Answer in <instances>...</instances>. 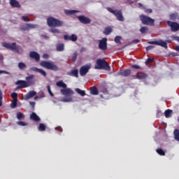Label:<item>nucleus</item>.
Instances as JSON below:
<instances>
[{
	"label": "nucleus",
	"mask_w": 179,
	"mask_h": 179,
	"mask_svg": "<svg viewBox=\"0 0 179 179\" xmlns=\"http://www.w3.org/2000/svg\"><path fill=\"white\" fill-rule=\"evenodd\" d=\"M2 106V91L0 90V106Z\"/></svg>",
	"instance_id": "54"
},
{
	"label": "nucleus",
	"mask_w": 179,
	"mask_h": 179,
	"mask_svg": "<svg viewBox=\"0 0 179 179\" xmlns=\"http://www.w3.org/2000/svg\"><path fill=\"white\" fill-rule=\"evenodd\" d=\"M0 61H3V55H0Z\"/></svg>",
	"instance_id": "60"
},
{
	"label": "nucleus",
	"mask_w": 179,
	"mask_h": 179,
	"mask_svg": "<svg viewBox=\"0 0 179 179\" xmlns=\"http://www.w3.org/2000/svg\"><path fill=\"white\" fill-rule=\"evenodd\" d=\"M133 79H146L148 74L145 73H137L135 76H131Z\"/></svg>",
	"instance_id": "17"
},
{
	"label": "nucleus",
	"mask_w": 179,
	"mask_h": 179,
	"mask_svg": "<svg viewBox=\"0 0 179 179\" xmlns=\"http://www.w3.org/2000/svg\"><path fill=\"white\" fill-rule=\"evenodd\" d=\"M17 125H20V127H27V123L22 121L17 122Z\"/></svg>",
	"instance_id": "42"
},
{
	"label": "nucleus",
	"mask_w": 179,
	"mask_h": 179,
	"mask_svg": "<svg viewBox=\"0 0 179 179\" xmlns=\"http://www.w3.org/2000/svg\"><path fill=\"white\" fill-rule=\"evenodd\" d=\"M177 16H178V13H172L170 15V20H176L177 19Z\"/></svg>",
	"instance_id": "34"
},
{
	"label": "nucleus",
	"mask_w": 179,
	"mask_h": 179,
	"mask_svg": "<svg viewBox=\"0 0 179 179\" xmlns=\"http://www.w3.org/2000/svg\"><path fill=\"white\" fill-rule=\"evenodd\" d=\"M22 20L24 22H31L30 19L26 16H22L21 17Z\"/></svg>",
	"instance_id": "47"
},
{
	"label": "nucleus",
	"mask_w": 179,
	"mask_h": 179,
	"mask_svg": "<svg viewBox=\"0 0 179 179\" xmlns=\"http://www.w3.org/2000/svg\"><path fill=\"white\" fill-rule=\"evenodd\" d=\"M176 50L177 51H179V45H178V46L176 47Z\"/></svg>",
	"instance_id": "61"
},
{
	"label": "nucleus",
	"mask_w": 179,
	"mask_h": 179,
	"mask_svg": "<svg viewBox=\"0 0 179 179\" xmlns=\"http://www.w3.org/2000/svg\"><path fill=\"white\" fill-rule=\"evenodd\" d=\"M50 31L51 33L57 34H59V33H61V31H59L58 29H55V28H51L50 29Z\"/></svg>",
	"instance_id": "39"
},
{
	"label": "nucleus",
	"mask_w": 179,
	"mask_h": 179,
	"mask_svg": "<svg viewBox=\"0 0 179 179\" xmlns=\"http://www.w3.org/2000/svg\"><path fill=\"white\" fill-rule=\"evenodd\" d=\"M106 9L108 12L114 15L119 22H124L125 20L121 10H113L110 7H107Z\"/></svg>",
	"instance_id": "3"
},
{
	"label": "nucleus",
	"mask_w": 179,
	"mask_h": 179,
	"mask_svg": "<svg viewBox=\"0 0 179 179\" xmlns=\"http://www.w3.org/2000/svg\"><path fill=\"white\" fill-rule=\"evenodd\" d=\"M30 119L33 120V121H36V122H38L41 120L40 117H38V115H37V114H36V113H32V114H31Z\"/></svg>",
	"instance_id": "24"
},
{
	"label": "nucleus",
	"mask_w": 179,
	"mask_h": 179,
	"mask_svg": "<svg viewBox=\"0 0 179 179\" xmlns=\"http://www.w3.org/2000/svg\"><path fill=\"white\" fill-rule=\"evenodd\" d=\"M153 48H155V46L152 45H149L146 48V50L147 51H150V50H153Z\"/></svg>",
	"instance_id": "52"
},
{
	"label": "nucleus",
	"mask_w": 179,
	"mask_h": 179,
	"mask_svg": "<svg viewBox=\"0 0 179 179\" xmlns=\"http://www.w3.org/2000/svg\"><path fill=\"white\" fill-rule=\"evenodd\" d=\"M68 76H73L74 78H79V70L78 69H72L66 73Z\"/></svg>",
	"instance_id": "15"
},
{
	"label": "nucleus",
	"mask_w": 179,
	"mask_h": 179,
	"mask_svg": "<svg viewBox=\"0 0 179 179\" xmlns=\"http://www.w3.org/2000/svg\"><path fill=\"white\" fill-rule=\"evenodd\" d=\"M140 40H138V39H134V40H133L132 41V43H134V44H138V43H140Z\"/></svg>",
	"instance_id": "55"
},
{
	"label": "nucleus",
	"mask_w": 179,
	"mask_h": 179,
	"mask_svg": "<svg viewBox=\"0 0 179 179\" xmlns=\"http://www.w3.org/2000/svg\"><path fill=\"white\" fill-rule=\"evenodd\" d=\"M9 3L11 8H22V5H20V3L17 0H9Z\"/></svg>",
	"instance_id": "18"
},
{
	"label": "nucleus",
	"mask_w": 179,
	"mask_h": 179,
	"mask_svg": "<svg viewBox=\"0 0 179 179\" xmlns=\"http://www.w3.org/2000/svg\"><path fill=\"white\" fill-rule=\"evenodd\" d=\"M99 48L101 51H107V38H103L99 41Z\"/></svg>",
	"instance_id": "12"
},
{
	"label": "nucleus",
	"mask_w": 179,
	"mask_h": 179,
	"mask_svg": "<svg viewBox=\"0 0 179 179\" xmlns=\"http://www.w3.org/2000/svg\"><path fill=\"white\" fill-rule=\"evenodd\" d=\"M78 41V36L75 34H72L70 38V41Z\"/></svg>",
	"instance_id": "41"
},
{
	"label": "nucleus",
	"mask_w": 179,
	"mask_h": 179,
	"mask_svg": "<svg viewBox=\"0 0 179 179\" xmlns=\"http://www.w3.org/2000/svg\"><path fill=\"white\" fill-rule=\"evenodd\" d=\"M126 2L129 3V5H132V3H134V1H132V0H126Z\"/></svg>",
	"instance_id": "58"
},
{
	"label": "nucleus",
	"mask_w": 179,
	"mask_h": 179,
	"mask_svg": "<svg viewBox=\"0 0 179 179\" xmlns=\"http://www.w3.org/2000/svg\"><path fill=\"white\" fill-rule=\"evenodd\" d=\"M44 94H42L41 96H36L34 97V100H37L38 99H41V97H44Z\"/></svg>",
	"instance_id": "57"
},
{
	"label": "nucleus",
	"mask_w": 179,
	"mask_h": 179,
	"mask_svg": "<svg viewBox=\"0 0 179 179\" xmlns=\"http://www.w3.org/2000/svg\"><path fill=\"white\" fill-rule=\"evenodd\" d=\"M94 69H104L105 71H111V67L108 63L103 59H98L94 65Z\"/></svg>",
	"instance_id": "1"
},
{
	"label": "nucleus",
	"mask_w": 179,
	"mask_h": 179,
	"mask_svg": "<svg viewBox=\"0 0 179 179\" xmlns=\"http://www.w3.org/2000/svg\"><path fill=\"white\" fill-rule=\"evenodd\" d=\"M64 101H68V99H64Z\"/></svg>",
	"instance_id": "62"
},
{
	"label": "nucleus",
	"mask_w": 179,
	"mask_h": 179,
	"mask_svg": "<svg viewBox=\"0 0 179 179\" xmlns=\"http://www.w3.org/2000/svg\"><path fill=\"white\" fill-rule=\"evenodd\" d=\"M78 58V52H75L73 54V56H72V61L73 62H75V61H76V59Z\"/></svg>",
	"instance_id": "43"
},
{
	"label": "nucleus",
	"mask_w": 179,
	"mask_h": 179,
	"mask_svg": "<svg viewBox=\"0 0 179 179\" xmlns=\"http://www.w3.org/2000/svg\"><path fill=\"white\" fill-rule=\"evenodd\" d=\"M90 93L93 94V96H97V94H99V90H97V87L95 86L91 87Z\"/></svg>",
	"instance_id": "23"
},
{
	"label": "nucleus",
	"mask_w": 179,
	"mask_h": 179,
	"mask_svg": "<svg viewBox=\"0 0 179 179\" xmlns=\"http://www.w3.org/2000/svg\"><path fill=\"white\" fill-rule=\"evenodd\" d=\"M11 97H12V99H13V100H17V93L13 92L11 94Z\"/></svg>",
	"instance_id": "46"
},
{
	"label": "nucleus",
	"mask_w": 179,
	"mask_h": 179,
	"mask_svg": "<svg viewBox=\"0 0 179 179\" xmlns=\"http://www.w3.org/2000/svg\"><path fill=\"white\" fill-rule=\"evenodd\" d=\"M29 57L32 59H35L36 62H40V54L36 51H31L29 52Z\"/></svg>",
	"instance_id": "14"
},
{
	"label": "nucleus",
	"mask_w": 179,
	"mask_h": 179,
	"mask_svg": "<svg viewBox=\"0 0 179 179\" xmlns=\"http://www.w3.org/2000/svg\"><path fill=\"white\" fill-rule=\"evenodd\" d=\"M75 91L76 92V93L82 96V97H84V96H86V92H85V90H82L79 88H76Z\"/></svg>",
	"instance_id": "27"
},
{
	"label": "nucleus",
	"mask_w": 179,
	"mask_h": 179,
	"mask_svg": "<svg viewBox=\"0 0 179 179\" xmlns=\"http://www.w3.org/2000/svg\"><path fill=\"white\" fill-rule=\"evenodd\" d=\"M30 106H31L32 108H34L35 106H36V102L34 101H31L29 102Z\"/></svg>",
	"instance_id": "56"
},
{
	"label": "nucleus",
	"mask_w": 179,
	"mask_h": 179,
	"mask_svg": "<svg viewBox=\"0 0 179 179\" xmlns=\"http://www.w3.org/2000/svg\"><path fill=\"white\" fill-rule=\"evenodd\" d=\"M156 152L160 156H166V152H164V150H163V149H162V148H157L156 150Z\"/></svg>",
	"instance_id": "33"
},
{
	"label": "nucleus",
	"mask_w": 179,
	"mask_h": 179,
	"mask_svg": "<svg viewBox=\"0 0 179 179\" xmlns=\"http://www.w3.org/2000/svg\"><path fill=\"white\" fill-rule=\"evenodd\" d=\"M78 19L80 23H83V24H90L92 22V20H90L89 17H85V15H80L78 17Z\"/></svg>",
	"instance_id": "13"
},
{
	"label": "nucleus",
	"mask_w": 179,
	"mask_h": 179,
	"mask_svg": "<svg viewBox=\"0 0 179 179\" xmlns=\"http://www.w3.org/2000/svg\"><path fill=\"white\" fill-rule=\"evenodd\" d=\"M33 71H35V72H38L39 73H41V75H43V76H47V72L41 69L35 67L33 69Z\"/></svg>",
	"instance_id": "21"
},
{
	"label": "nucleus",
	"mask_w": 179,
	"mask_h": 179,
	"mask_svg": "<svg viewBox=\"0 0 179 179\" xmlns=\"http://www.w3.org/2000/svg\"><path fill=\"white\" fill-rule=\"evenodd\" d=\"M1 45L7 50H11V51H16L17 52H19V49L16 46V43H13L12 44H10L3 42L1 43Z\"/></svg>",
	"instance_id": "7"
},
{
	"label": "nucleus",
	"mask_w": 179,
	"mask_h": 179,
	"mask_svg": "<svg viewBox=\"0 0 179 179\" xmlns=\"http://www.w3.org/2000/svg\"><path fill=\"white\" fill-rule=\"evenodd\" d=\"M131 68H133L134 69H141V66H138L137 64L131 65Z\"/></svg>",
	"instance_id": "50"
},
{
	"label": "nucleus",
	"mask_w": 179,
	"mask_h": 179,
	"mask_svg": "<svg viewBox=\"0 0 179 179\" xmlns=\"http://www.w3.org/2000/svg\"><path fill=\"white\" fill-rule=\"evenodd\" d=\"M18 68L20 69V71H24V69L27 68V66L23 62H20L18 63Z\"/></svg>",
	"instance_id": "29"
},
{
	"label": "nucleus",
	"mask_w": 179,
	"mask_h": 179,
	"mask_svg": "<svg viewBox=\"0 0 179 179\" xmlns=\"http://www.w3.org/2000/svg\"><path fill=\"white\" fill-rule=\"evenodd\" d=\"M41 66L46 68V69H50V71H58V66L54 64L52 62L42 61L41 62Z\"/></svg>",
	"instance_id": "5"
},
{
	"label": "nucleus",
	"mask_w": 179,
	"mask_h": 179,
	"mask_svg": "<svg viewBox=\"0 0 179 179\" xmlns=\"http://www.w3.org/2000/svg\"><path fill=\"white\" fill-rule=\"evenodd\" d=\"M78 12L79 11L76 10H64L65 15H75V13H78Z\"/></svg>",
	"instance_id": "26"
},
{
	"label": "nucleus",
	"mask_w": 179,
	"mask_h": 179,
	"mask_svg": "<svg viewBox=\"0 0 179 179\" xmlns=\"http://www.w3.org/2000/svg\"><path fill=\"white\" fill-rule=\"evenodd\" d=\"M17 120H24V115L22 113H17Z\"/></svg>",
	"instance_id": "36"
},
{
	"label": "nucleus",
	"mask_w": 179,
	"mask_h": 179,
	"mask_svg": "<svg viewBox=\"0 0 179 179\" xmlns=\"http://www.w3.org/2000/svg\"><path fill=\"white\" fill-rule=\"evenodd\" d=\"M16 85H20L18 86V89H23L24 87H29V86H31V85H34V82H26L25 80H17Z\"/></svg>",
	"instance_id": "8"
},
{
	"label": "nucleus",
	"mask_w": 179,
	"mask_h": 179,
	"mask_svg": "<svg viewBox=\"0 0 179 179\" xmlns=\"http://www.w3.org/2000/svg\"><path fill=\"white\" fill-rule=\"evenodd\" d=\"M149 30V28H148L147 27H142L140 29V31L141 33H142V34L146 33V31H148Z\"/></svg>",
	"instance_id": "38"
},
{
	"label": "nucleus",
	"mask_w": 179,
	"mask_h": 179,
	"mask_svg": "<svg viewBox=\"0 0 179 179\" xmlns=\"http://www.w3.org/2000/svg\"><path fill=\"white\" fill-rule=\"evenodd\" d=\"M56 86H57V87H62L63 89H66V84H65V83H64V81L62 80H59L56 83Z\"/></svg>",
	"instance_id": "25"
},
{
	"label": "nucleus",
	"mask_w": 179,
	"mask_h": 179,
	"mask_svg": "<svg viewBox=\"0 0 179 179\" xmlns=\"http://www.w3.org/2000/svg\"><path fill=\"white\" fill-rule=\"evenodd\" d=\"M140 20L143 24L148 26H155V20L150 17L146 16L145 15H141L139 16Z\"/></svg>",
	"instance_id": "4"
},
{
	"label": "nucleus",
	"mask_w": 179,
	"mask_h": 179,
	"mask_svg": "<svg viewBox=\"0 0 179 179\" xmlns=\"http://www.w3.org/2000/svg\"><path fill=\"white\" fill-rule=\"evenodd\" d=\"M62 94H64V96H71L73 92L71 91L69 88H64L60 90Z\"/></svg>",
	"instance_id": "20"
},
{
	"label": "nucleus",
	"mask_w": 179,
	"mask_h": 179,
	"mask_svg": "<svg viewBox=\"0 0 179 179\" xmlns=\"http://www.w3.org/2000/svg\"><path fill=\"white\" fill-rule=\"evenodd\" d=\"M153 61H155V59L148 58L147 60L145 61V65H149V64H150V62H153Z\"/></svg>",
	"instance_id": "44"
},
{
	"label": "nucleus",
	"mask_w": 179,
	"mask_h": 179,
	"mask_svg": "<svg viewBox=\"0 0 179 179\" xmlns=\"http://www.w3.org/2000/svg\"><path fill=\"white\" fill-rule=\"evenodd\" d=\"M110 33H113V29L110 27H106L103 31V34L108 36Z\"/></svg>",
	"instance_id": "28"
},
{
	"label": "nucleus",
	"mask_w": 179,
	"mask_h": 179,
	"mask_svg": "<svg viewBox=\"0 0 179 179\" xmlns=\"http://www.w3.org/2000/svg\"><path fill=\"white\" fill-rule=\"evenodd\" d=\"M47 24L49 27H62L64 25L62 21L52 17H49L47 19Z\"/></svg>",
	"instance_id": "2"
},
{
	"label": "nucleus",
	"mask_w": 179,
	"mask_h": 179,
	"mask_svg": "<svg viewBox=\"0 0 179 179\" xmlns=\"http://www.w3.org/2000/svg\"><path fill=\"white\" fill-rule=\"evenodd\" d=\"M92 68V64H85L80 67V76H85L89 72V70Z\"/></svg>",
	"instance_id": "9"
},
{
	"label": "nucleus",
	"mask_w": 179,
	"mask_h": 179,
	"mask_svg": "<svg viewBox=\"0 0 179 179\" xmlns=\"http://www.w3.org/2000/svg\"><path fill=\"white\" fill-rule=\"evenodd\" d=\"M0 3H1V1H0Z\"/></svg>",
	"instance_id": "63"
},
{
	"label": "nucleus",
	"mask_w": 179,
	"mask_h": 179,
	"mask_svg": "<svg viewBox=\"0 0 179 179\" xmlns=\"http://www.w3.org/2000/svg\"><path fill=\"white\" fill-rule=\"evenodd\" d=\"M117 76H124L127 78V76H129L131 75V70L130 69H125L124 71H120L117 73Z\"/></svg>",
	"instance_id": "16"
},
{
	"label": "nucleus",
	"mask_w": 179,
	"mask_h": 179,
	"mask_svg": "<svg viewBox=\"0 0 179 179\" xmlns=\"http://www.w3.org/2000/svg\"><path fill=\"white\" fill-rule=\"evenodd\" d=\"M121 38H122V37L120 36H115V43H116V44H121Z\"/></svg>",
	"instance_id": "37"
},
{
	"label": "nucleus",
	"mask_w": 179,
	"mask_h": 179,
	"mask_svg": "<svg viewBox=\"0 0 179 179\" xmlns=\"http://www.w3.org/2000/svg\"><path fill=\"white\" fill-rule=\"evenodd\" d=\"M173 134L176 141H178V142H179V130L176 129L173 131Z\"/></svg>",
	"instance_id": "32"
},
{
	"label": "nucleus",
	"mask_w": 179,
	"mask_h": 179,
	"mask_svg": "<svg viewBox=\"0 0 179 179\" xmlns=\"http://www.w3.org/2000/svg\"><path fill=\"white\" fill-rule=\"evenodd\" d=\"M138 8H143V5L142 3H138Z\"/></svg>",
	"instance_id": "59"
},
{
	"label": "nucleus",
	"mask_w": 179,
	"mask_h": 179,
	"mask_svg": "<svg viewBox=\"0 0 179 179\" xmlns=\"http://www.w3.org/2000/svg\"><path fill=\"white\" fill-rule=\"evenodd\" d=\"M47 87H48V91L49 94L52 97H54V93H52V92L51 91V87H50V85H48Z\"/></svg>",
	"instance_id": "45"
},
{
	"label": "nucleus",
	"mask_w": 179,
	"mask_h": 179,
	"mask_svg": "<svg viewBox=\"0 0 179 179\" xmlns=\"http://www.w3.org/2000/svg\"><path fill=\"white\" fill-rule=\"evenodd\" d=\"M17 106V100L13 99L11 104H10V108H16Z\"/></svg>",
	"instance_id": "35"
},
{
	"label": "nucleus",
	"mask_w": 179,
	"mask_h": 179,
	"mask_svg": "<svg viewBox=\"0 0 179 179\" xmlns=\"http://www.w3.org/2000/svg\"><path fill=\"white\" fill-rule=\"evenodd\" d=\"M43 58H44V59H48V58H50V55H48V54H43Z\"/></svg>",
	"instance_id": "53"
},
{
	"label": "nucleus",
	"mask_w": 179,
	"mask_h": 179,
	"mask_svg": "<svg viewBox=\"0 0 179 179\" xmlns=\"http://www.w3.org/2000/svg\"><path fill=\"white\" fill-rule=\"evenodd\" d=\"M64 40H66V41H71V36L66 34L64 36Z\"/></svg>",
	"instance_id": "48"
},
{
	"label": "nucleus",
	"mask_w": 179,
	"mask_h": 179,
	"mask_svg": "<svg viewBox=\"0 0 179 179\" xmlns=\"http://www.w3.org/2000/svg\"><path fill=\"white\" fill-rule=\"evenodd\" d=\"M32 79H34V75H30L29 76L26 77V80L27 81V83H29V82H33L30 81L32 80Z\"/></svg>",
	"instance_id": "40"
},
{
	"label": "nucleus",
	"mask_w": 179,
	"mask_h": 179,
	"mask_svg": "<svg viewBox=\"0 0 179 179\" xmlns=\"http://www.w3.org/2000/svg\"><path fill=\"white\" fill-rule=\"evenodd\" d=\"M145 13H152V12H153V10H152V8H147L145 10Z\"/></svg>",
	"instance_id": "51"
},
{
	"label": "nucleus",
	"mask_w": 179,
	"mask_h": 179,
	"mask_svg": "<svg viewBox=\"0 0 179 179\" xmlns=\"http://www.w3.org/2000/svg\"><path fill=\"white\" fill-rule=\"evenodd\" d=\"M168 26L171 27V31L176 32L179 30V24L176 22L167 21L166 22Z\"/></svg>",
	"instance_id": "10"
},
{
	"label": "nucleus",
	"mask_w": 179,
	"mask_h": 179,
	"mask_svg": "<svg viewBox=\"0 0 179 179\" xmlns=\"http://www.w3.org/2000/svg\"><path fill=\"white\" fill-rule=\"evenodd\" d=\"M167 43H171V41L166 40V41L159 39L158 41H148V44H155V45H159L160 47H163V48H165L167 50L169 48L167 46Z\"/></svg>",
	"instance_id": "6"
},
{
	"label": "nucleus",
	"mask_w": 179,
	"mask_h": 179,
	"mask_svg": "<svg viewBox=\"0 0 179 179\" xmlns=\"http://www.w3.org/2000/svg\"><path fill=\"white\" fill-rule=\"evenodd\" d=\"M171 114H173V110H171L170 109H167L164 112V115H165L166 118H170V117H171Z\"/></svg>",
	"instance_id": "30"
},
{
	"label": "nucleus",
	"mask_w": 179,
	"mask_h": 179,
	"mask_svg": "<svg viewBox=\"0 0 179 179\" xmlns=\"http://www.w3.org/2000/svg\"><path fill=\"white\" fill-rule=\"evenodd\" d=\"M37 27V24L26 23L20 26V29L22 31H29L30 29H36Z\"/></svg>",
	"instance_id": "11"
},
{
	"label": "nucleus",
	"mask_w": 179,
	"mask_h": 179,
	"mask_svg": "<svg viewBox=\"0 0 179 179\" xmlns=\"http://www.w3.org/2000/svg\"><path fill=\"white\" fill-rule=\"evenodd\" d=\"M37 94L36 91H29L26 95L24 96V100H29L31 99V97H34Z\"/></svg>",
	"instance_id": "19"
},
{
	"label": "nucleus",
	"mask_w": 179,
	"mask_h": 179,
	"mask_svg": "<svg viewBox=\"0 0 179 179\" xmlns=\"http://www.w3.org/2000/svg\"><path fill=\"white\" fill-rule=\"evenodd\" d=\"M56 50L59 52L64 51V50H65V45L64 43H58L56 45Z\"/></svg>",
	"instance_id": "22"
},
{
	"label": "nucleus",
	"mask_w": 179,
	"mask_h": 179,
	"mask_svg": "<svg viewBox=\"0 0 179 179\" xmlns=\"http://www.w3.org/2000/svg\"><path fill=\"white\" fill-rule=\"evenodd\" d=\"M1 73H5L6 75H10V73H9L8 71H6L5 70H0V75Z\"/></svg>",
	"instance_id": "49"
},
{
	"label": "nucleus",
	"mask_w": 179,
	"mask_h": 179,
	"mask_svg": "<svg viewBox=\"0 0 179 179\" xmlns=\"http://www.w3.org/2000/svg\"><path fill=\"white\" fill-rule=\"evenodd\" d=\"M38 129L41 132H43L45 131V129H47V127L43 123H41L39 124V127H38Z\"/></svg>",
	"instance_id": "31"
}]
</instances>
